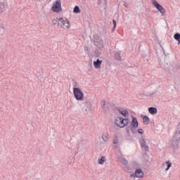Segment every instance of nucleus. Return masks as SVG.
<instances>
[{
	"label": "nucleus",
	"mask_w": 180,
	"mask_h": 180,
	"mask_svg": "<svg viewBox=\"0 0 180 180\" xmlns=\"http://www.w3.org/2000/svg\"><path fill=\"white\" fill-rule=\"evenodd\" d=\"M180 141V123L177 124L176 132L170 141V148L172 150H176L179 146Z\"/></svg>",
	"instance_id": "f257e3e1"
},
{
	"label": "nucleus",
	"mask_w": 180,
	"mask_h": 180,
	"mask_svg": "<svg viewBox=\"0 0 180 180\" xmlns=\"http://www.w3.org/2000/svg\"><path fill=\"white\" fill-rule=\"evenodd\" d=\"M73 86V95L76 101H82L84 99V93H82L81 89L76 87L78 86V84L75 83Z\"/></svg>",
	"instance_id": "f03ea898"
},
{
	"label": "nucleus",
	"mask_w": 180,
	"mask_h": 180,
	"mask_svg": "<svg viewBox=\"0 0 180 180\" xmlns=\"http://www.w3.org/2000/svg\"><path fill=\"white\" fill-rule=\"evenodd\" d=\"M115 123L117 127H120L121 129L126 127L129 124V118L123 119L122 117H117L115 118Z\"/></svg>",
	"instance_id": "7ed1b4c3"
},
{
	"label": "nucleus",
	"mask_w": 180,
	"mask_h": 180,
	"mask_svg": "<svg viewBox=\"0 0 180 180\" xmlns=\"http://www.w3.org/2000/svg\"><path fill=\"white\" fill-rule=\"evenodd\" d=\"M51 10L56 13H59V12H63V8L61 7V0H56L53 2Z\"/></svg>",
	"instance_id": "20e7f679"
},
{
	"label": "nucleus",
	"mask_w": 180,
	"mask_h": 180,
	"mask_svg": "<svg viewBox=\"0 0 180 180\" xmlns=\"http://www.w3.org/2000/svg\"><path fill=\"white\" fill-rule=\"evenodd\" d=\"M58 25L61 29H70V21L67 18H58Z\"/></svg>",
	"instance_id": "39448f33"
},
{
	"label": "nucleus",
	"mask_w": 180,
	"mask_h": 180,
	"mask_svg": "<svg viewBox=\"0 0 180 180\" xmlns=\"http://www.w3.org/2000/svg\"><path fill=\"white\" fill-rule=\"evenodd\" d=\"M152 5L158 9L159 12L162 13V16H163L165 14V8L161 6L157 1L155 0H152Z\"/></svg>",
	"instance_id": "423d86ee"
},
{
	"label": "nucleus",
	"mask_w": 180,
	"mask_h": 180,
	"mask_svg": "<svg viewBox=\"0 0 180 180\" xmlns=\"http://www.w3.org/2000/svg\"><path fill=\"white\" fill-rule=\"evenodd\" d=\"M139 143L143 151H148V150H150V148H148V145H147V142L146 141V139H144V137H141L139 139Z\"/></svg>",
	"instance_id": "0eeeda50"
},
{
	"label": "nucleus",
	"mask_w": 180,
	"mask_h": 180,
	"mask_svg": "<svg viewBox=\"0 0 180 180\" xmlns=\"http://www.w3.org/2000/svg\"><path fill=\"white\" fill-rule=\"evenodd\" d=\"M94 46L98 49H103V41L100 37H96L94 39Z\"/></svg>",
	"instance_id": "6e6552de"
},
{
	"label": "nucleus",
	"mask_w": 180,
	"mask_h": 180,
	"mask_svg": "<svg viewBox=\"0 0 180 180\" xmlns=\"http://www.w3.org/2000/svg\"><path fill=\"white\" fill-rule=\"evenodd\" d=\"M101 106L103 110L108 112V110H109V109L112 108V104L109 102L106 103V101L102 100L101 101Z\"/></svg>",
	"instance_id": "1a4fd4ad"
},
{
	"label": "nucleus",
	"mask_w": 180,
	"mask_h": 180,
	"mask_svg": "<svg viewBox=\"0 0 180 180\" xmlns=\"http://www.w3.org/2000/svg\"><path fill=\"white\" fill-rule=\"evenodd\" d=\"M131 176L134 178L136 176V178H143L144 176V172L141 169H137L135 171V174H131Z\"/></svg>",
	"instance_id": "9d476101"
},
{
	"label": "nucleus",
	"mask_w": 180,
	"mask_h": 180,
	"mask_svg": "<svg viewBox=\"0 0 180 180\" xmlns=\"http://www.w3.org/2000/svg\"><path fill=\"white\" fill-rule=\"evenodd\" d=\"M171 167H172V163H171L169 160L166 161L165 163H162V168H163V169H165V171H168V169H169Z\"/></svg>",
	"instance_id": "9b49d317"
},
{
	"label": "nucleus",
	"mask_w": 180,
	"mask_h": 180,
	"mask_svg": "<svg viewBox=\"0 0 180 180\" xmlns=\"http://www.w3.org/2000/svg\"><path fill=\"white\" fill-rule=\"evenodd\" d=\"M103 61L101 60L99 58H98L96 60L94 61L93 64L94 65V68L98 70L101 68V66L102 65Z\"/></svg>",
	"instance_id": "f8f14e48"
},
{
	"label": "nucleus",
	"mask_w": 180,
	"mask_h": 180,
	"mask_svg": "<svg viewBox=\"0 0 180 180\" xmlns=\"http://www.w3.org/2000/svg\"><path fill=\"white\" fill-rule=\"evenodd\" d=\"M110 139V136L108 132H105L102 134V140L104 143H108Z\"/></svg>",
	"instance_id": "ddd939ff"
},
{
	"label": "nucleus",
	"mask_w": 180,
	"mask_h": 180,
	"mask_svg": "<svg viewBox=\"0 0 180 180\" xmlns=\"http://www.w3.org/2000/svg\"><path fill=\"white\" fill-rule=\"evenodd\" d=\"M131 124L133 127H139V122L137 121V118H136V117H132Z\"/></svg>",
	"instance_id": "4468645a"
},
{
	"label": "nucleus",
	"mask_w": 180,
	"mask_h": 180,
	"mask_svg": "<svg viewBox=\"0 0 180 180\" xmlns=\"http://www.w3.org/2000/svg\"><path fill=\"white\" fill-rule=\"evenodd\" d=\"M118 111L124 117H129V111L127 110H119Z\"/></svg>",
	"instance_id": "2eb2a0df"
},
{
	"label": "nucleus",
	"mask_w": 180,
	"mask_h": 180,
	"mask_svg": "<svg viewBox=\"0 0 180 180\" xmlns=\"http://www.w3.org/2000/svg\"><path fill=\"white\" fill-rule=\"evenodd\" d=\"M148 112L150 115H155L157 114L158 110L155 107H150L148 108Z\"/></svg>",
	"instance_id": "dca6fc26"
},
{
	"label": "nucleus",
	"mask_w": 180,
	"mask_h": 180,
	"mask_svg": "<svg viewBox=\"0 0 180 180\" xmlns=\"http://www.w3.org/2000/svg\"><path fill=\"white\" fill-rule=\"evenodd\" d=\"M105 162H106V157L101 156V158H98V164H99L100 165H103Z\"/></svg>",
	"instance_id": "f3484780"
},
{
	"label": "nucleus",
	"mask_w": 180,
	"mask_h": 180,
	"mask_svg": "<svg viewBox=\"0 0 180 180\" xmlns=\"http://www.w3.org/2000/svg\"><path fill=\"white\" fill-rule=\"evenodd\" d=\"M143 124H150V118L148 116L145 115L143 118Z\"/></svg>",
	"instance_id": "a211bd4d"
},
{
	"label": "nucleus",
	"mask_w": 180,
	"mask_h": 180,
	"mask_svg": "<svg viewBox=\"0 0 180 180\" xmlns=\"http://www.w3.org/2000/svg\"><path fill=\"white\" fill-rule=\"evenodd\" d=\"M115 57L116 60H118V61L122 60V56H120V53L115 52Z\"/></svg>",
	"instance_id": "6ab92c4d"
},
{
	"label": "nucleus",
	"mask_w": 180,
	"mask_h": 180,
	"mask_svg": "<svg viewBox=\"0 0 180 180\" xmlns=\"http://www.w3.org/2000/svg\"><path fill=\"white\" fill-rule=\"evenodd\" d=\"M120 161L121 162V164H123V165H127V160H126V158H120Z\"/></svg>",
	"instance_id": "aec40b11"
},
{
	"label": "nucleus",
	"mask_w": 180,
	"mask_h": 180,
	"mask_svg": "<svg viewBox=\"0 0 180 180\" xmlns=\"http://www.w3.org/2000/svg\"><path fill=\"white\" fill-rule=\"evenodd\" d=\"M73 12L74 13H81V9L78 6H75Z\"/></svg>",
	"instance_id": "412c9836"
},
{
	"label": "nucleus",
	"mask_w": 180,
	"mask_h": 180,
	"mask_svg": "<svg viewBox=\"0 0 180 180\" xmlns=\"http://www.w3.org/2000/svg\"><path fill=\"white\" fill-rule=\"evenodd\" d=\"M174 38L175 39V40H176L177 41H179L180 40V34L179 33H176L174 35Z\"/></svg>",
	"instance_id": "4be33fe9"
},
{
	"label": "nucleus",
	"mask_w": 180,
	"mask_h": 180,
	"mask_svg": "<svg viewBox=\"0 0 180 180\" xmlns=\"http://www.w3.org/2000/svg\"><path fill=\"white\" fill-rule=\"evenodd\" d=\"M113 144H119V138L117 136L113 139Z\"/></svg>",
	"instance_id": "5701e85b"
},
{
	"label": "nucleus",
	"mask_w": 180,
	"mask_h": 180,
	"mask_svg": "<svg viewBox=\"0 0 180 180\" xmlns=\"http://www.w3.org/2000/svg\"><path fill=\"white\" fill-rule=\"evenodd\" d=\"M57 23H58V18H53L52 19V25H55Z\"/></svg>",
	"instance_id": "b1692460"
},
{
	"label": "nucleus",
	"mask_w": 180,
	"mask_h": 180,
	"mask_svg": "<svg viewBox=\"0 0 180 180\" xmlns=\"http://www.w3.org/2000/svg\"><path fill=\"white\" fill-rule=\"evenodd\" d=\"M72 107H73L72 104H71V103H68L67 104V109L68 110L72 109Z\"/></svg>",
	"instance_id": "393cba45"
},
{
	"label": "nucleus",
	"mask_w": 180,
	"mask_h": 180,
	"mask_svg": "<svg viewBox=\"0 0 180 180\" xmlns=\"http://www.w3.org/2000/svg\"><path fill=\"white\" fill-rule=\"evenodd\" d=\"M138 133H139V134H143L144 133V131L143 130V129H139Z\"/></svg>",
	"instance_id": "a878e982"
},
{
	"label": "nucleus",
	"mask_w": 180,
	"mask_h": 180,
	"mask_svg": "<svg viewBox=\"0 0 180 180\" xmlns=\"http://www.w3.org/2000/svg\"><path fill=\"white\" fill-rule=\"evenodd\" d=\"M112 25H113V29H115V27H116V20H112Z\"/></svg>",
	"instance_id": "bb28decb"
},
{
	"label": "nucleus",
	"mask_w": 180,
	"mask_h": 180,
	"mask_svg": "<svg viewBox=\"0 0 180 180\" xmlns=\"http://www.w3.org/2000/svg\"><path fill=\"white\" fill-rule=\"evenodd\" d=\"M85 105L86 106V108H91V103H90L86 102Z\"/></svg>",
	"instance_id": "cd10ccee"
},
{
	"label": "nucleus",
	"mask_w": 180,
	"mask_h": 180,
	"mask_svg": "<svg viewBox=\"0 0 180 180\" xmlns=\"http://www.w3.org/2000/svg\"><path fill=\"white\" fill-rule=\"evenodd\" d=\"M1 29H4V30H5V29H6V25H1Z\"/></svg>",
	"instance_id": "c85d7f7f"
},
{
	"label": "nucleus",
	"mask_w": 180,
	"mask_h": 180,
	"mask_svg": "<svg viewBox=\"0 0 180 180\" xmlns=\"http://www.w3.org/2000/svg\"><path fill=\"white\" fill-rule=\"evenodd\" d=\"M2 11H4V8H2L1 6H0V12H2Z\"/></svg>",
	"instance_id": "c756f323"
},
{
	"label": "nucleus",
	"mask_w": 180,
	"mask_h": 180,
	"mask_svg": "<svg viewBox=\"0 0 180 180\" xmlns=\"http://www.w3.org/2000/svg\"><path fill=\"white\" fill-rule=\"evenodd\" d=\"M85 112H88V109L85 108L84 109Z\"/></svg>",
	"instance_id": "7c9ffc66"
},
{
	"label": "nucleus",
	"mask_w": 180,
	"mask_h": 180,
	"mask_svg": "<svg viewBox=\"0 0 180 180\" xmlns=\"http://www.w3.org/2000/svg\"><path fill=\"white\" fill-rule=\"evenodd\" d=\"M179 44H180V39H179Z\"/></svg>",
	"instance_id": "2f4dec72"
}]
</instances>
